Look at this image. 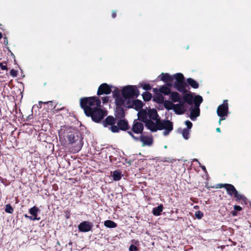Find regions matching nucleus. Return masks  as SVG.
Returning a JSON list of instances; mask_svg holds the SVG:
<instances>
[{"mask_svg": "<svg viewBox=\"0 0 251 251\" xmlns=\"http://www.w3.org/2000/svg\"><path fill=\"white\" fill-rule=\"evenodd\" d=\"M5 210L8 213H12L13 211V209L10 204H6Z\"/></svg>", "mask_w": 251, "mask_h": 251, "instance_id": "obj_30", "label": "nucleus"}, {"mask_svg": "<svg viewBox=\"0 0 251 251\" xmlns=\"http://www.w3.org/2000/svg\"><path fill=\"white\" fill-rule=\"evenodd\" d=\"M38 212L39 209L36 206H33L29 210V213L34 217H37Z\"/></svg>", "mask_w": 251, "mask_h": 251, "instance_id": "obj_26", "label": "nucleus"}, {"mask_svg": "<svg viewBox=\"0 0 251 251\" xmlns=\"http://www.w3.org/2000/svg\"><path fill=\"white\" fill-rule=\"evenodd\" d=\"M143 106V103L141 100H134V99H133L131 100V103L130 104V105L124 106L128 108H133L136 110H141Z\"/></svg>", "mask_w": 251, "mask_h": 251, "instance_id": "obj_16", "label": "nucleus"}, {"mask_svg": "<svg viewBox=\"0 0 251 251\" xmlns=\"http://www.w3.org/2000/svg\"><path fill=\"white\" fill-rule=\"evenodd\" d=\"M234 209L235 210H237V211H241L242 210V207L239 205H235L234 206Z\"/></svg>", "mask_w": 251, "mask_h": 251, "instance_id": "obj_35", "label": "nucleus"}, {"mask_svg": "<svg viewBox=\"0 0 251 251\" xmlns=\"http://www.w3.org/2000/svg\"><path fill=\"white\" fill-rule=\"evenodd\" d=\"M202 100V97L199 95L196 96L194 98L193 97L195 107L192 108L190 116V118L192 120H195L196 118L200 115L199 106Z\"/></svg>", "mask_w": 251, "mask_h": 251, "instance_id": "obj_9", "label": "nucleus"}, {"mask_svg": "<svg viewBox=\"0 0 251 251\" xmlns=\"http://www.w3.org/2000/svg\"><path fill=\"white\" fill-rule=\"evenodd\" d=\"M117 106V108L115 111V116L117 118H122L125 116V113L124 109L122 107L124 106Z\"/></svg>", "mask_w": 251, "mask_h": 251, "instance_id": "obj_19", "label": "nucleus"}, {"mask_svg": "<svg viewBox=\"0 0 251 251\" xmlns=\"http://www.w3.org/2000/svg\"><path fill=\"white\" fill-rule=\"evenodd\" d=\"M10 74L13 77H16L17 75V71L14 69H12L10 72Z\"/></svg>", "mask_w": 251, "mask_h": 251, "instance_id": "obj_32", "label": "nucleus"}, {"mask_svg": "<svg viewBox=\"0 0 251 251\" xmlns=\"http://www.w3.org/2000/svg\"><path fill=\"white\" fill-rule=\"evenodd\" d=\"M59 140L61 144L65 146L66 143V137L68 139L70 144H73L77 142V149L76 151H78L82 146V143L80 139L79 138L77 133L74 128L63 126L58 132Z\"/></svg>", "mask_w": 251, "mask_h": 251, "instance_id": "obj_4", "label": "nucleus"}, {"mask_svg": "<svg viewBox=\"0 0 251 251\" xmlns=\"http://www.w3.org/2000/svg\"><path fill=\"white\" fill-rule=\"evenodd\" d=\"M194 161H197V162H199L198 160L197 159H194Z\"/></svg>", "mask_w": 251, "mask_h": 251, "instance_id": "obj_47", "label": "nucleus"}, {"mask_svg": "<svg viewBox=\"0 0 251 251\" xmlns=\"http://www.w3.org/2000/svg\"><path fill=\"white\" fill-rule=\"evenodd\" d=\"M116 87L112 85H109L107 83L101 84L99 87L97 94L98 95H101L102 94H109L111 91L113 92Z\"/></svg>", "mask_w": 251, "mask_h": 251, "instance_id": "obj_12", "label": "nucleus"}, {"mask_svg": "<svg viewBox=\"0 0 251 251\" xmlns=\"http://www.w3.org/2000/svg\"><path fill=\"white\" fill-rule=\"evenodd\" d=\"M104 225L108 228H114L117 226L116 224L111 220L105 221L104 223Z\"/></svg>", "mask_w": 251, "mask_h": 251, "instance_id": "obj_24", "label": "nucleus"}, {"mask_svg": "<svg viewBox=\"0 0 251 251\" xmlns=\"http://www.w3.org/2000/svg\"><path fill=\"white\" fill-rule=\"evenodd\" d=\"M109 98L107 97H104L102 98V100L103 103L107 102L108 101Z\"/></svg>", "mask_w": 251, "mask_h": 251, "instance_id": "obj_37", "label": "nucleus"}, {"mask_svg": "<svg viewBox=\"0 0 251 251\" xmlns=\"http://www.w3.org/2000/svg\"><path fill=\"white\" fill-rule=\"evenodd\" d=\"M140 140L142 143L143 146H151L153 142L152 137L149 136H141L140 138Z\"/></svg>", "mask_w": 251, "mask_h": 251, "instance_id": "obj_18", "label": "nucleus"}, {"mask_svg": "<svg viewBox=\"0 0 251 251\" xmlns=\"http://www.w3.org/2000/svg\"><path fill=\"white\" fill-rule=\"evenodd\" d=\"M140 86L145 90H150L151 89V86L149 83H142L140 84Z\"/></svg>", "mask_w": 251, "mask_h": 251, "instance_id": "obj_29", "label": "nucleus"}, {"mask_svg": "<svg viewBox=\"0 0 251 251\" xmlns=\"http://www.w3.org/2000/svg\"><path fill=\"white\" fill-rule=\"evenodd\" d=\"M187 82L193 88H198L199 87V84L197 81L192 78H188Z\"/></svg>", "mask_w": 251, "mask_h": 251, "instance_id": "obj_25", "label": "nucleus"}, {"mask_svg": "<svg viewBox=\"0 0 251 251\" xmlns=\"http://www.w3.org/2000/svg\"><path fill=\"white\" fill-rule=\"evenodd\" d=\"M170 98L171 100L174 102H184L187 103L189 105H191L193 102V96L191 93L185 94L183 97V100H181V96L176 92H171L170 94Z\"/></svg>", "mask_w": 251, "mask_h": 251, "instance_id": "obj_8", "label": "nucleus"}, {"mask_svg": "<svg viewBox=\"0 0 251 251\" xmlns=\"http://www.w3.org/2000/svg\"><path fill=\"white\" fill-rule=\"evenodd\" d=\"M157 79L166 83L168 86L173 85L178 91L182 94L187 92L186 85L184 82V77L181 73L172 75L169 73H162L157 76Z\"/></svg>", "mask_w": 251, "mask_h": 251, "instance_id": "obj_3", "label": "nucleus"}, {"mask_svg": "<svg viewBox=\"0 0 251 251\" xmlns=\"http://www.w3.org/2000/svg\"><path fill=\"white\" fill-rule=\"evenodd\" d=\"M128 133L129 134V135H131V136L132 137V138H133L135 140L137 141V140H139L138 138H137V137H136L134 136L133 135V134H132L131 132H128Z\"/></svg>", "mask_w": 251, "mask_h": 251, "instance_id": "obj_38", "label": "nucleus"}, {"mask_svg": "<svg viewBox=\"0 0 251 251\" xmlns=\"http://www.w3.org/2000/svg\"><path fill=\"white\" fill-rule=\"evenodd\" d=\"M201 167L204 172H206V168L204 166H201Z\"/></svg>", "mask_w": 251, "mask_h": 251, "instance_id": "obj_41", "label": "nucleus"}, {"mask_svg": "<svg viewBox=\"0 0 251 251\" xmlns=\"http://www.w3.org/2000/svg\"><path fill=\"white\" fill-rule=\"evenodd\" d=\"M172 100H166L164 101V106L168 110L173 109L177 114H182L186 111L187 106L184 102H180L176 104H174Z\"/></svg>", "mask_w": 251, "mask_h": 251, "instance_id": "obj_7", "label": "nucleus"}, {"mask_svg": "<svg viewBox=\"0 0 251 251\" xmlns=\"http://www.w3.org/2000/svg\"><path fill=\"white\" fill-rule=\"evenodd\" d=\"M115 17H116V13H115V12H113V13H112V17H113V18H115Z\"/></svg>", "mask_w": 251, "mask_h": 251, "instance_id": "obj_43", "label": "nucleus"}, {"mask_svg": "<svg viewBox=\"0 0 251 251\" xmlns=\"http://www.w3.org/2000/svg\"><path fill=\"white\" fill-rule=\"evenodd\" d=\"M218 187L225 188L227 192V194L230 196H234L235 192L237 191L234 186L230 184H219Z\"/></svg>", "mask_w": 251, "mask_h": 251, "instance_id": "obj_15", "label": "nucleus"}, {"mask_svg": "<svg viewBox=\"0 0 251 251\" xmlns=\"http://www.w3.org/2000/svg\"><path fill=\"white\" fill-rule=\"evenodd\" d=\"M170 86H168L167 84L161 86L159 88V92L165 95H170L171 91L170 89Z\"/></svg>", "mask_w": 251, "mask_h": 251, "instance_id": "obj_20", "label": "nucleus"}, {"mask_svg": "<svg viewBox=\"0 0 251 251\" xmlns=\"http://www.w3.org/2000/svg\"><path fill=\"white\" fill-rule=\"evenodd\" d=\"M150 130L156 131L158 130H163V135L167 136L173 129V123L169 120H160L159 118L154 124L149 125Z\"/></svg>", "mask_w": 251, "mask_h": 251, "instance_id": "obj_6", "label": "nucleus"}, {"mask_svg": "<svg viewBox=\"0 0 251 251\" xmlns=\"http://www.w3.org/2000/svg\"><path fill=\"white\" fill-rule=\"evenodd\" d=\"M28 219H29L30 220L35 221V220H39L40 218H37V217H34V216H28Z\"/></svg>", "mask_w": 251, "mask_h": 251, "instance_id": "obj_34", "label": "nucleus"}, {"mask_svg": "<svg viewBox=\"0 0 251 251\" xmlns=\"http://www.w3.org/2000/svg\"><path fill=\"white\" fill-rule=\"evenodd\" d=\"M228 109V106L227 100H224L223 103L218 107L217 113L220 117L219 125L221 124L222 121L226 120V117L227 116Z\"/></svg>", "mask_w": 251, "mask_h": 251, "instance_id": "obj_10", "label": "nucleus"}, {"mask_svg": "<svg viewBox=\"0 0 251 251\" xmlns=\"http://www.w3.org/2000/svg\"><path fill=\"white\" fill-rule=\"evenodd\" d=\"M156 101L159 103L163 101V97H159Z\"/></svg>", "mask_w": 251, "mask_h": 251, "instance_id": "obj_39", "label": "nucleus"}, {"mask_svg": "<svg viewBox=\"0 0 251 251\" xmlns=\"http://www.w3.org/2000/svg\"><path fill=\"white\" fill-rule=\"evenodd\" d=\"M185 125L187 127V128H184L181 130V133L183 138L185 140H188L189 138V135L191 132V129L192 126V124L189 121H186L185 122Z\"/></svg>", "mask_w": 251, "mask_h": 251, "instance_id": "obj_13", "label": "nucleus"}, {"mask_svg": "<svg viewBox=\"0 0 251 251\" xmlns=\"http://www.w3.org/2000/svg\"><path fill=\"white\" fill-rule=\"evenodd\" d=\"M116 120L112 116H108L104 121L103 122V126L105 127L108 128L112 132H118L119 129L118 127L115 126Z\"/></svg>", "mask_w": 251, "mask_h": 251, "instance_id": "obj_11", "label": "nucleus"}, {"mask_svg": "<svg viewBox=\"0 0 251 251\" xmlns=\"http://www.w3.org/2000/svg\"><path fill=\"white\" fill-rule=\"evenodd\" d=\"M2 37V33L1 32H0V39H1Z\"/></svg>", "mask_w": 251, "mask_h": 251, "instance_id": "obj_45", "label": "nucleus"}, {"mask_svg": "<svg viewBox=\"0 0 251 251\" xmlns=\"http://www.w3.org/2000/svg\"><path fill=\"white\" fill-rule=\"evenodd\" d=\"M163 209V206L162 204L159 205L156 207H154L152 209V214L154 216H159L160 215Z\"/></svg>", "mask_w": 251, "mask_h": 251, "instance_id": "obj_23", "label": "nucleus"}, {"mask_svg": "<svg viewBox=\"0 0 251 251\" xmlns=\"http://www.w3.org/2000/svg\"><path fill=\"white\" fill-rule=\"evenodd\" d=\"M144 126L142 123L138 120H135L133 123L132 130L135 133H141L143 129Z\"/></svg>", "mask_w": 251, "mask_h": 251, "instance_id": "obj_17", "label": "nucleus"}, {"mask_svg": "<svg viewBox=\"0 0 251 251\" xmlns=\"http://www.w3.org/2000/svg\"><path fill=\"white\" fill-rule=\"evenodd\" d=\"M42 103V101H39V104H40V103Z\"/></svg>", "mask_w": 251, "mask_h": 251, "instance_id": "obj_49", "label": "nucleus"}, {"mask_svg": "<svg viewBox=\"0 0 251 251\" xmlns=\"http://www.w3.org/2000/svg\"><path fill=\"white\" fill-rule=\"evenodd\" d=\"M129 251H137V248L135 246H134L133 245H131L129 247Z\"/></svg>", "mask_w": 251, "mask_h": 251, "instance_id": "obj_33", "label": "nucleus"}, {"mask_svg": "<svg viewBox=\"0 0 251 251\" xmlns=\"http://www.w3.org/2000/svg\"><path fill=\"white\" fill-rule=\"evenodd\" d=\"M140 92L136 85H126L121 90L115 88L113 91V97L117 106H129L131 100L139 95Z\"/></svg>", "mask_w": 251, "mask_h": 251, "instance_id": "obj_2", "label": "nucleus"}, {"mask_svg": "<svg viewBox=\"0 0 251 251\" xmlns=\"http://www.w3.org/2000/svg\"><path fill=\"white\" fill-rule=\"evenodd\" d=\"M152 91L154 93L157 94L158 93V92H159V89H158L157 88H153V90H152Z\"/></svg>", "mask_w": 251, "mask_h": 251, "instance_id": "obj_40", "label": "nucleus"}, {"mask_svg": "<svg viewBox=\"0 0 251 251\" xmlns=\"http://www.w3.org/2000/svg\"><path fill=\"white\" fill-rule=\"evenodd\" d=\"M93 224L87 221L81 223L78 226V229L81 232H86L91 230Z\"/></svg>", "mask_w": 251, "mask_h": 251, "instance_id": "obj_14", "label": "nucleus"}, {"mask_svg": "<svg viewBox=\"0 0 251 251\" xmlns=\"http://www.w3.org/2000/svg\"><path fill=\"white\" fill-rule=\"evenodd\" d=\"M231 214L233 216H236L237 215V212L235 211H233L231 212Z\"/></svg>", "mask_w": 251, "mask_h": 251, "instance_id": "obj_42", "label": "nucleus"}, {"mask_svg": "<svg viewBox=\"0 0 251 251\" xmlns=\"http://www.w3.org/2000/svg\"><path fill=\"white\" fill-rule=\"evenodd\" d=\"M237 201H241L245 203L247 202V198L242 194L239 193L237 191L235 192L234 195Z\"/></svg>", "mask_w": 251, "mask_h": 251, "instance_id": "obj_21", "label": "nucleus"}, {"mask_svg": "<svg viewBox=\"0 0 251 251\" xmlns=\"http://www.w3.org/2000/svg\"><path fill=\"white\" fill-rule=\"evenodd\" d=\"M118 125L119 126L118 128L119 129L126 130L127 129V123L125 120L121 119L119 120L118 122Z\"/></svg>", "mask_w": 251, "mask_h": 251, "instance_id": "obj_22", "label": "nucleus"}, {"mask_svg": "<svg viewBox=\"0 0 251 251\" xmlns=\"http://www.w3.org/2000/svg\"><path fill=\"white\" fill-rule=\"evenodd\" d=\"M100 103L97 97L84 98L80 100V106L86 115L91 117L93 121L97 123L106 115V112L100 108Z\"/></svg>", "mask_w": 251, "mask_h": 251, "instance_id": "obj_1", "label": "nucleus"}, {"mask_svg": "<svg viewBox=\"0 0 251 251\" xmlns=\"http://www.w3.org/2000/svg\"><path fill=\"white\" fill-rule=\"evenodd\" d=\"M28 216H27L26 214H25V218H28Z\"/></svg>", "mask_w": 251, "mask_h": 251, "instance_id": "obj_46", "label": "nucleus"}, {"mask_svg": "<svg viewBox=\"0 0 251 251\" xmlns=\"http://www.w3.org/2000/svg\"><path fill=\"white\" fill-rule=\"evenodd\" d=\"M164 149H167V146H165L164 147Z\"/></svg>", "mask_w": 251, "mask_h": 251, "instance_id": "obj_48", "label": "nucleus"}, {"mask_svg": "<svg viewBox=\"0 0 251 251\" xmlns=\"http://www.w3.org/2000/svg\"><path fill=\"white\" fill-rule=\"evenodd\" d=\"M138 116V119L144 122L147 127L149 129V125L154 124L159 118L156 110L150 108H146L139 110Z\"/></svg>", "mask_w": 251, "mask_h": 251, "instance_id": "obj_5", "label": "nucleus"}, {"mask_svg": "<svg viewBox=\"0 0 251 251\" xmlns=\"http://www.w3.org/2000/svg\"><path fill=\"white\" fill-rule=\"evenodd\" d=\"M216 131H217V132H220L221 131V130H220V128L219 127L217 128H216Z\"/></svg>", "mask_w": 251, "mask_h": 251, "instance_id": "obj_44", "label": "nucleus"}, {"mask_svg": "<svg viewBox=\"0 0 251 251\" xmlns=\"http://www.w3.org/2000/svg\"><path fill=\"white\" fill-rule=\"evenodd\" d=\"M113 177L114 180L118 181L121 179V174L119 172L115 171L113 172Z\"/></svg>", "mask_w": 251, "mask_h": 251, "instance_id": "obj_28", "label": "nucleus"}, {"mask_svg": "<svg viewBox=\"0 0 251 251\" xmlns=\"http://www.w3.org/2000/svg\"><path fill=\"white\" fill-rule=\"evenodd\" d=\"M0 67L3 70H5L7 69V67L6 65H3L2 63H0Z\"/></svg>", "mask_w": 251, "mask_h": 251, "instance_id": "obj_36", "label": "nucleus"}, {"mask_svg": "<svg viewBox=\"0 0 251 251\" xmlns=\"http://www.w3.org/2000/svg\"><path fill=\"white\" fill-rule=\"evenodd\" d=\"M142 97L144 100L149 101L151 99L152 95L150 92H145L142 94Z\"/></svg>", "mask_w": 251, "mask_h": 251, "instance_id": "obj_27", "label": "nucleus"}, {"mask_svg": "<svg viewBox=\"0 0 251 251\" xmlns=\"http://www.w3.org/2000/svg\"><path fill=\"white\" fill-rule=\"evenodd\" d=\"M195 215L197 218L198 219H201L203 217V213L200 211H197L195 212Z\"/></svg>", "mask_w": 251, "mask_h": 251, "instance_id": "obj_31", "label": "nucleus"}]
</instances>
